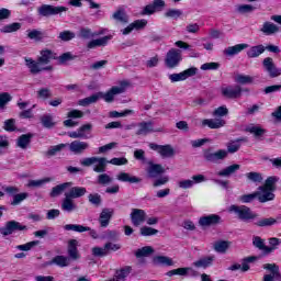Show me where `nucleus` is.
<instances>
[{
	"instance_id": "c756f323",
	"label": "nucleus",
	"mask_w": 281,
	"mask_h": 281,
	"mask_svg": "<svg viewBox=\"0 0 281 281\" xmlns=\"http://www.w3.org/2000/svg\"><path fill=\"white\" fill-rule=\"evenodd\" d=\"M68 255L72 260H78V258H80V255L78 254V240L71 239L68 243Z\"/></svg>"
},
{
	"instance_id": "72a5a7b5",
	"label": "nucleus",
	"mask_w": 281,
	"mask_h": 281,
	"mask_svg": "<svg viewBox=\"0 0 281 281\" xmlns=\"http://www.w3.org/2000/svg\"><path fill=\"white\" fill-rule=\"evenodd\" d=\"M154 263L160 265L161 267H173L175 261L167 256H156L154 257Z\"/></svg>"
},
{
	"instance_id": "f3484780",
	"label": "nucleus",
	"mask_w": 281,
	"mask_h": 281,
	"mask_svg": "<svg viewBox=\"0 0 281 281\" xmlns=\"http://www.w3.org/2000/svg\"><path fill=\"white\" fill-rule=\"evenodd\" d=\"M226 122L223 119H204L202 120V127L205 128L207 126L209 128H223L225 126Z\"/></svg>"
},
{
	"instance_id": "6e6552de",
	"label": "nucleus",
	"mask_w": 281,
	"mask_h": 281,
	"mask_svg": "<svg viewBox=\"0 0 281 281\" xmlns=\"http://www.w3.org/2000/svg\"><path fill=\"white\" fill-rule=\"evenodd\" d=\"M241 93L243 88L238 85L221 87V94L228 100H236V98H240Z\"/></svg>"
},
{
	"instance_id": "423d86ee",
	"label": "nucleus",
	"mask_w": 281,
	"mask_h": 281,
	"mask_svg": "<svg viewBox=\"0 0 281 281\" xmlns=\"http://www.w3.org/2000/svg\"><path fill=\"white\" fill-rule=\"evenodd\" d=\"M25 229H27V226L16 221H10V222H7L3 227L0 228V234L2 236H10L14 234V232H25Z\"/></svg>"
},
{
	"instance_id": "49530a36",
	"label": "nucleus",
	"mask_w": 281,
	"mask_h": 281,
	"mask_svg": "<svg viewBox=\"0 0 281 281\" xmlns=\"http://www.w3.org/2000/svg\"><path fill=\"white\" fill-rule=\"evenodd\" d=\"M229 241L220 240L214 244V249L217 254H225L229 249Z\"/></svg>"
},
{
	"instance_id": "f257e3e1",
	"label": "nucleus",
	"mask_w": 281,
	"mask_h": 281,
	"mask_svg": "<svg viewBox=\"0 0 281 281\" xmlns=\"http://www.w3.org/2000/svg\"><path fill=\"white\" fill-rule=\"evenodd\" d=\"M131 87V82L123 80L119 86L112 87L106 92H97L86 99H81L78 102L79 106H89V104H95L98 100H104V102L111 103L115 100V95H120V93H124Z\"/></svg>"
},
{
	"instance_id": "2f4dec72",
	"label": "nucleus",
	"mask_w": 281,
	"mask_h": 281,
	"mask_svg": "<svg viewBox=\"0 0 281 281\" xmlns=\"http://www.w3.org/2000/svg\"><path fill=\"white\" fill-rule=\"evenodd\" d=\"M54 58V53L49 49H44L41 52V56L38 57V61L44 66H49V61Z\"/></svg>"
},
{
	"instance_id": "1a4fd4ad",
	"label": "nucleus",
	"mask_w": 281,
	"mask_h": 281,
	"mask_svg": "<svg viewBox=\"0 0 281 281\" xmlns=\"http://www.w3.org/2000/svg\"><path fill=\"white\" fill-rule=\"evenodd\" d=\"M25 65L31 74H41V71H52V69H54L52 65L43 66L38 59L36 61L32 58L25 59Z\"/></svg>"
},
{
	"instance_id": "2eb2a0df",
	"label": "nucleus",
	"mask_w": 281,
	"mask_h": 281,
	"mask_svg": "<svg viewBox=\"0 0 281 281\" xmlns=\"http://www.w3.org/2000/svg\"><path fill=\"white\" fill-rule=\"evenodd\" d=\"M217 223H221V216L216 214L205 215L199 220L201 227H210V225H217Z\"/></svg>"
},
{
	"instance_id": "f03ea898",
	"label": "nucleus",
	"mask_w": 281,
	"mask_h": 281,
	"mask_svg": "<svg viewBox=\"0 0 281 281\" xmlns=\"http://www.w3.org/2000/svg\"><path fill=\"white\" fill-rule=\"evenodd\" d=\"M278 181H280V178L272 176L266 180L265 186L258 188L256 194L259 203H267L268 201H273V199H276L273 191L276 190V183H278Z\"/></svg>"
},
{
	"instance_id": "0eeeda50",
	"label": "nucleus",
	"mask_w": 281,
	"mask_h": 281,
	"mask_svg": "<svg viewBox=\"0 0 281 281\" xmlns=\"http://www.w3.org/2000/svg\"><path fill=\"white\" fill-rule=\"evenodd\" d=\"M149 148L158 153L162 159H170L176 155L175 147H172V145H157L151 143L149 144Z\"/></svg>"
},
{
	"instance_id": "774afa93",
	"label": "nucleus",
	"mask_w": 281,
	"mask_h": 281,
	"mask_svg": "<svg viewBox=\"0 0 281 281\" xmlns=\"http://www.w3.org/2000/svg\"><path fill=\"white\" fill-rule=\"evenodd\" d=\"M60 41H71L72 38H76V34L71 31H64L59 33Z\"/></svg>"
},
{
	"instance_id": "e2e57ef3",
	"label": "nucleus",
	"mask_w": 281,
	"mask_h": 281,
	"mask_svg": "<svg viewBox=\"0 0 281 281\" xmlns=\"http://www.w3.org/2000/svg\"><path fill=\"white\" fill-rule=\"evenodd\" d=\"M92 125L86 124L78 128V132L82 135L81 139H88L89 138V132L91 131Z\"/></svg>"
},
{
	"instance_id": "864d4df0",
	"label": "nucleus",
	"mask_w": 281,
	"mask_h": 281,
	"mask_svg": "<svg viewBox=\"0 0 281 281\" xmlns=\"http://www.w3.org/2000/svg\"><path fill=\"white\" fill-rule=\"evenodd\" d=\"M213 260L214 259L212 257L203 258V259L195 261L193 265H194V267H198L199 269H207V267H210V265H212Z\"/></svg>"
},
{
	"instance_id": "a211bd4d",
	"label": "nucleus",
	"mask_w": 281,
	"mask_h": 281,
	"mask_svg": "<svg viewBox=\"0 0 281 281\" xmlns=\"http://www.w3.org/2000/svg\"><path fill=\"white\" fill-rule=\"evenodd\" d=\"M68 146L71 153H74L75 155H81V153L86 151L87 148H89V143L75 140L70 143Z\"/></svg>"
},
{
	"instance_id": "4468645a",
	"label": "nucleus",
	"mask_w": 281,
	"mask_h": 281,
	"mask_svg": "<svg viewBox=\"0 0 281 281\" xmlns=\"http://www.w3.org/2000/svg\"><path fill=\"white\" fill-rule=\"evenodd\" d=\"M131 218L133 225H135V227H139V225H142V223L146 221V211L140 209H133L131 213Z\"/></svg>"
},
{
	"instance_id": "69168bd1",
	"label": "nucleus",
	"mask_w": 281,
	"mask_h": 281,
	"mask_svg": "<svg viewBox=\"0 0 281 281\" xmlns=\"http://www.w3.org/2000/svg\"><path fill=\"white\" fill-rule=\"evenodd\" d=\"M227 113H229V110H227V106L222 105L214 110L213 115L215 117H225V115H227Z\"/></svg>"
},
{
	"instance_id": "412c9836",
	"label": "nucleus",
	"mask_w": 281,
	"mask_h": 281,
	"mask_svg": "<svg viewBox=\"0 0 281 281\" xmlns=\"http://www.w3.org/2000/svg\"><path fill=\"white\" fill-rule=\"evenodd\" d=\"M260 32L266 34V36H273V34H278L280 32V26L274 24L273 22H265L261 26Z\"/></svg>"
},
{
	"instance_id": "e433bc0d",
	"label": "nucleus",
	"mask_w": 281,
	"mask_h": 281,
	"mask_svg": "<svg viewBox=\"0 0 281 281\" xmlns=\"http://www.w3.org/2000/svg\"><path fill=\"white\" fill-rule=\"evenodd\" d=\"M236 12H238V14H251L256 12V7L254 4H238Z\"/></svg>"
},
{
	"instance_id": "9b49d317",
	"label": "nucleus",
	"mask_w": 281,
	"mask_h": 281,
	"mask_svg": "<svg viewBox=\"0 0 281 281\" xmlns=\"http://www.w3.org/2000/svg\"><path fill=\"white\" fill-rule=\"evenodd\" d=\"M166 8V1L164 0H154L151 3L147 4L143 11L142 14L144 16H150V14H155V12H161Z\"/></svg>"
},
{
	"instance_id": "3c124183",
	"label": "nucleus",
	"mask_w": 281,
	"mask_h": 281,
	"mask_svg": "<svg viewBox=\"0 0 281 281\" xmlns=\"http://www.w3.org/2000/svg\"><path fill=\"white\" fill-rule=\"evenodd\" d=\"M27 196H30V194H27V192L15 193L13 195L11 205H21V203H23V201H25V199H27Z\"/></svg>"
},
{
	"instance_id": "4be33fe9",
	"label": "nucleus",
	"mask_w": 281,
	"mask_h": 281,
	"mask_svg": "<svg viewBox=\"0 0 281 281\" xmlns=\"http://www.w3.org/2000/svg\"><path fill=\"white\" fill-rule=\"evenodd\" d=\"M113 38L111 35H106L97 40H92L87 44L88 49H95V47H104L109 44V41Z\"/></svg>"
},
{
	"instance_id": "052dcab7",
	"label": "nucleus",
	"mask_w": 281,
	"mask_h": 281,
	"mask_svg": "<svg viewBox=\"0 0 281 281\" xmlns=\"http://www.w3.org/2000/svg\"><path fill=\"white\" fill-rule=\"evenodd\" d=\"M277 221L273 217L263 218L257 222L258 227H271V225H276Z\"/></svg>"
},
{
	"instance_id": "37998d69",
	"label": "nucleus",
	"mask_w": 281,
	"mask_h": 281,
	"mask_svg": "<svg viewBox=\"0 0 281 281\" xmlns=\"http://www.w3.org/2000/svg\"><path fill=\"white\" fill-rule=\"evenodd\" d=\"M49 265H57V267H69V258L65 256H56Z\"/></svg>"
},
{
	"instance_id": "ddd939ff",
	"label": "nucleus",
	"mask_w": 281,
	"mask_h": 281,
	"mask_svg": "<svg viewBox=\"0 0 281 281\" xmlns=\"http://www.w3.org/2000/svg\"><path fill=\"white\" fill-rule=\"evenodd\" d=\"M263 67H265V70L269 74L270 78H278V76H281V69L276 67V64L273 63V58L271 57L265 58Z\"/></svg>"
},
{
	"instance_id": "393cba45",
	"label": "nucleus",
	"mask_w": 281,
	"mask_h": 281,
	"mask_svg": "<svg viewBox=\"0 0 281 281\" xmlns=\"http://www.w3.org/2000/svg\"><path fill=\"white\" fill-rule=\"evenodd\" d=\"M249 44H236L235 46H231L224 49L225 56H236L240 54V52L247 49Z\"/></svg>"
},
{
	"instance_id": "c85d7f7f",
	"label": "nucleus",
	"mask_w": 281,
	"mask_h": 281,
	"mask_svg": "<svg viewBox=\"0 0 281 281\" xmlns=\"http://www.w3.org/2000/svg\"><path fill=\"white\" fill-rule=\"evenodd\" d=\"M71 186H72L71 182H66V183H61V184L54 187L50 191V196L53 199H56V196H60V194H63V192H65V190H68V188H71Z\"/></svg>"
},
{
	"instance_id": "a878e982",
	"label": "nucleus",
	"mask_w": 281,
	"mask_h": 281,
	"mask_svg": "<svg viewBox=\"0 0 281 281\" xmlns=\"http://www.w3.org/2000/svg\"><path fill=\"white\" fill-rule=\"evenodd\" d=\"M238 170H240V165L238 164H234L231 165L220 171L216 172L217 177H232V175H236V172H238Z\"/></svg>"
},
{
	"instance_id": "f8f14e48",
	"label": "nucleus",
	"mask_w": 281,
	"mask_h": 281,
	"mask_svg": "<svg viewBox=\"0 0 281 281\" xmlns=\"http://www.w3.org/2000/svg\"><path fill=\"white\" fill-rule=\"evenodd\" d=\"M192 76H196L195 67L188 68L179 74H171L169 75V80L170 82H183V80H188V78H192Z\"/></svg>"
},
{
	"instance_id": "13d9d810",
	"label": "nucleus",
	"mask_w": 281,
	"mask_h": 281,
	"mask_svg": "<svg viewBox=\"0 0 281 281\" xmlns=\"http://www.w3.org/2000/svg\"><path fill=\"white\" fill-rule=\"evenodd\" d=\"M218 67H221V64L218 63H205L203 64L200 69H202V71H216V69H218Z\"/></svg>"
},
{
	"instance_id": "a18cd8bd",
	"label": "nucleus",
	"mask_w": 281,
	"mask_h": 281,
	"mask_svg": "<svg viewBox=\"0 0 281 281\" xmlns=\"http://www.w3.org/2000/svg\"><path fill=\"white\" fill-rule=\"evenodd\" d=\"M192 271V268H177L173 270H170L167 272V276L169 278H172V276H188Z\"/></svg>"
},
{
	"instance_id": "20e7f679",
	"label": "nucleus",
	"mask_w": 281,
	"mask_h": 281,
	"mask_svg": "<svg viewBox=\"0 0 281 281\" xmlns=\"http://www.w3.org/2000/svg\"><path fill=\"white\" fill-rule=\"evenodd\" d=\"M181 60H183L181 50L177 48H171L168 50L166 55L165 65L169 69H175V67H179V65L181 64Z\"/></svg>"
},
{
	"instance_id": "c03bdc74",
	"label": "nucleus",
	"mask_w": 281,
	"mask_h": 281,
	"mask_svg": "<svg viewBox=\"0 0 281 281\" xmlns=\"http://www.w3.org/2000/svg\"><path fill=\"white\" fill-rule=\"evenodd\" d=\"M49 181H52V178H43L40 180H30L26 186H27V188H43V186H45V183H49Z\"/></svg>"
},
{
	"instance_id": "8fccbe9b",
	"label": "nucleus",
	"mask_w": 281,
	"mask_h": 281,
	"mask_svg": "<svg viewBox=\"0 0 281 281\" xmlns=\"http://www.w3.org/2000/svg\"><path fill=\"white\" fill-rule=\"evenodd\" d=\"M18 30H21V23L14 22L3 26L1 32H3V34H11L12 32H18Z\"/></svg>"
},
{
	"instance_id": "4d7b16f0",
	"label": "nucleus",
	"mask_w": 281,
	"mask_h": 281,
	"mask_svg": "<svg viewBox=\"0 0 281 281\" xmlns=\"http://www.w3.org/2000/svg\"><path fill=\"white\" fill-rule=\"evenodd\" d=\"M135 111L133 110H125L123 112L111 111L109 113L110 117H128V115H134Z\"/></svg>"
},
{
	"instance_id": "7ed1b4c3",
	"label": "nucleus",
	"mask_w": 281,
	"mask_h": 281,
	"mask_svg": "<svg viewBox=\"0 0 281 281\" xmlns=\"http://www.w3.org/2000/svg\"><path fill=\"white\" fill-rule=\"evenodd\" d=\"M228 212H234V214H237L240 221H254L255 218H258V214L254 213L251 209L245 205H241V206L231 205L228 207Z\"/></svg>"
},
{
	"instance_id": "79ce46f5",
	"label": "nucleus",
	"mask_w": 281,
	"mask_h": 281,
	"mask_svg": "<svg viewBox=\"0 0 281 281\" xmlns=\"http://www.w3.org/2000/svg\"><path fill=\"white\" fill-rule=\"evenodd\" d=\"M148 133H153V123H139L137 135H148Z\"/></svg>"
},
{
	"instance_id": "09e8293b",
	"label": "nucleus",
	"mask_w": 281,
	"mask_h": 281,
	"mask_svg": "<svg viewBox=\"0 0 281 281\" xmlns=\"http://www.w3.org/2000/svg\"><path fill=\"white\" fill-rule=\"evenodd\" d=\"M26 32H27V36H29V38H31V41H43V38H45V34H43L42 31L29 30Z\"/></svg>"
},
{
	"instance_id": "39448f33",
	"label": "nucleus",
	"mask_w": 281,
	"mask_h": 281,
	"mask_svg": "<svg viewBox=\"0 0 281 281\" xmlns=\"http://www.w3.org/2000/svg\"><path fill=\"white\" fill-rule=\"evenodd\" d=\"M207 181V178L205 176L199 173L192 176L190 179H183L178 182V188L181 190H190L194 188V186H198L199 183H205Z\"/></svg>"
},
{
	"instance_id": "ea45409f",
	"label": "nucleus",
	"mask_w": 281,
	"mask_h": 281,
	"mask_svg": "<svg viewBox=\"0 0 281 281\" xmlns=\"http://www.w3.org/2000/svg\"><path fill=\"white\" fill-rule=\"evenodd\" d=\"M151 254H155V249L151 246H145V247L136 250L135 256H136V258H146L147 256H150Z\"/></svg>"
},
{
	"instance_id": "5701e85b",
	"label": "nucleus",
	"mask_w": 281,
	"mask_h": 281,
	"mask_svg": "<svg viewBox=\"0 0 281 281\" xmlns=\"http://www.w3.org/2000/svg\"><path fill=\"white\" fill-rule=\"evenodd\" d=\"M112 217H113V210L103 209L99 216V223L101 227H109V223H111Z\"/></svg>"
},
{
	"instance_id": "9d476101",
	"label": "nucleus",
	"mask_w": 281,
	"mask_h": 281,
	"mask_svg": "<svg viewBox=\"0 0 281 281\" xmlns=\"http://www.w3.org/2000/svg\"><path fill=\"white\" fill-rule=\"evenodd\" d=\"M63 12H67V7H54L52 4H43L38 8V14H41V16H54Z\"/></svg>"
},
{
	"instance_id": "de8ad7c7",
	"label": "nucleus",
	"mask_w": 281,
	"mask_h": 281,
	"mask_svg": "<svg viewBox=\"0 0 281 281\" xmlns=\"http://www.w3.org/2000/svg\"><path fill=\"white\" fill-rule=\"evenodd\" d=\"M100 32H93L90 29H81L79 32L80 38H95V36H100Z\"/></svg>"
},
{
	"instance_id": "a19ab883",
	"label": "nucleus",
	"mask_w": 281,
	"mask_h": 281,
	"mask_svg": "<svg viewBox=\"0 0 281 281\" xmlns=\"http://www.w3.org/2000/svg\"><path fill=\"white\" fill-rule=\"evenodd\" d=\"M235 82H237V85H251V82H254V77L238 74L235 76Z\"/></svg>"
},
{
	"instance_id": "bf43d9fd",
	"label": "nucleus",
	"mask_w": 281,
	"mask_h": 281,
	"mask_svg": "<svg viewBox=\"0 0 281 281\" xmlns=\"http://www.w3.org/2000/svg\"><path fill=\"white\" fill-rule=\"evenodd\" d=\"M258 199V195L256 192L249 193V194H244L238 198L240 203H252V201H256Z\"/></svg>"
},
{
	"instance_id": "5fc2aeb1",
	"label": "nucleus",
	"mask_w": 281,
	"mask_h": 281,
	"mask_svg": "<svg viewBox=\"0 0 281 281\" xmlns=\"http://www.w3.org/2000/svg\"><path fill=\"white\" fill-rule=\"evenodd\" d=\"M36 93L38 100H48V98H52V90L49 88H41Z\"/></svg>"
},
{
	"instance_id": "cd10ccee",
	"label": "nucleus",
	"mask_w": 281,
	"mask_h": 281,
	"mask_svg": "<svg viewBox=\"0 0 281 281\" xmlns=\"http://www.w3.org/2000/svg\"><path fill=\"white\" fill-rule=\"evenodd\" d=\"M117 181H122L123 183H139L142 181L139 178L132 176L127 172H120L116 175Z\"/></svg>"
},
{
	"instance_id": "b1692460",
	"label": "nucleus",
	"mask_w": 281,
	"mask_h": 281,
	"mask_svg": "<svg viewBox=\"0 0 281 281\" xmlns=\"http://www.w3.org/2000/svg\"><path fill=\"white\" fill-rule=\"evenodd\" d=\"M87 194V189L83 187H71L67 192H65V196L70 199H80V196H85Z\"/></svg>"
},
{
	"instance_id": "6ab92c4d",
	"label": "nucleus",
	"mask_w": 281,
	"mask_h": 281,
	"mask_svg": "<svg viewBox=\"0 0 281 281\" xmlns=\"http://www.w3.org/2000/svg\"><path fill=\"white\" fill-rule=\"evenodd\" d=\"M61 210L63 212L71 214V212H76V210H78V205L72 200V198H69V195H65L64 200L61 201Z\"/></svg>"
},
{
	"instance_id": "680f3d73",
	"label": "nucleus",
	"mask_w": 281,
	"mask_h": 281,
	"mask_svg": "<svg viewBox=\"0 0 281 281\" xmlns=\"http://www.w3.org/2000/svg\"><path fill=\"white\" fill-rule=\"evenodd\" d=\"M42 124L45 128H52L56 123L54 122V117H52V115H44L42 117Z\"/></svg>"
},
{
	"instance_id": "58836bf2",
	"label": "nucleus",
	"mask_w": 281,
	"mask_h": 281,
	"mask_svg": "<svg viewBox=\"0 0 281 281\" xmlns=\"http://www.w3.org/2000/svg\"><path fill=\"white\" fill-rule=\"evenodd\" d=\"M166 19H173L177 21L178 19H181L183 16V11L181 9H168L165 12Z\"/></svg>"
},
{
	"instance_id": "4c0bfd02",
	"label": "nucleus",
	"mask_w": 281,
	"mask_h": 281,
	"mask_svg": "<svg viewBox=\"0 0 281 281\" xmlns=\"http://www.w3.org/2000/svg\"><path fill=\"white\" fill-rule=\"evenodd\" d=\"M108 164H109V160H106V158L97 157V160L93 167L94 172H104L106 170Z\"/></svg>"
},
{
	"instance_id": "6e6d98bb",
	"label": "nucleus",
	"mask_w": 281,
	"mask_h": 281,
	"mask_svg": "<svg viewBox=\"0 0 281 281\" xmlns=\"http://www.w3.org/2000/svg\"><path fill=\"white\" fill-rule=\"evenodd\" d=\"M30 139H32V135L24 134L18 138L19 148H27L30 144Z\"/></svg>"
},
{
	"instance_id": "473e14b6",
	"label": "nucleus",
	"mask_w": 281,
	"mask_h": 281,
	"mask_svg": "<svg viewBox=\"0 0 281 281\" xmlns=\"http://www.w3.org/2000/svg\"><path fill=\"white\" fill-rule=\"evenodd\" d=\"M252 243L255 247L261 249V251H265V254H272V251H276L274 247L266 246L265 241L260 237H255Z\"/></svg>"
},
{
	"instance_id": "dca6fc26",
	"label": "nucleus",
	"mask_w": 281,
	"mask_h": 281,
	"mask_svg": "<svg viewBox=\"0 0 281 281\" xmlns=\"http://www.w3.org/2000/svg\"><path fill=\"white\" fill-rule=\"evenodd\" d=\"M146 172L149 179H156V177H159V175H164V172H166V169L161 165L149 162Z\"/></svg>"
},
{
	"instance_id": "338daca9",
	"label": "nucleus",
	"mask_w": 281,
	"mask_h": 281,
	"mask_svg": "<svg viewBox=\"0 0 281 281\" xmlns=\"http://www.w3.org/2000/svg\"><path fill=\"white\" fill-rule=\"evenodd\" d=\"M132 25H133L134 30H136V31L144 30V27H146V25H148V21L146 19L136 20V21L132 22Z\"/></svg>"
},
{
	"instance_id": "c9c22d12",
	"label": "nucleus",
	"mask_w": 281,
	"mask_h": 281,
	"mask_svg": "<svg viewBox=\"0 0 281 281\" xmlns=\"http://www.w3.org/2000/svg\"><path fill=\"white\" fill-rule=\"evenodd\" d=\"M64 229L66 232H77L79 234H82V232H89L90 228L80 224H66L64 226Z\"/></svg>"
},
{
	"instance_id": "0e129e2a",
	"label": "nucleus",
	"mask_w": 281,
	"mask_h": 281,
	"mask_svg": "<svg viewBox=\"0 0 281 281\" xmlns=\"http://www.w3.org/2000/svg\"><path fill=\"white\" fill-rule=\"evenodd\" d=\"M155 234H159V231L148 226H143L140 228L142 236H155Z\"/></svg>"
},
{
	"instance_id": "7c9ffc66",
	"label": "nucleus",
	"mask_w": 281,
	"mask_h": 281,
	"mask_svg": "<svg viewBox=\"0 0 281 281\" xmlns=\"http://www.w3.org/2000/svg\"><path fill=\"white\" fill-rule=\"evenodd\" d=\"M247 133H250V135H254L257 139L262 137L265 135L266 131L260 125H254L250 124L246 127Z\"/></svg>"
},
{
	"instance_id": "aec40b11",
	"label": "nucleus",
	"mask_w": 281,
	"mask_h": 281,
	"mask_svg": "<svg viewBox=\"0 0 281 281\" xmlns=\"http://www.w3.org/2000/svg\"><path fill=\"white\" fill-rule=\"evenodd\" d=\"M225 157H227V150L225 149H220L215 153L206 151L204 154L206 161H221V159H225Z\"/></svg>"
},
{
	"instance_id": "f704fd0d",
	"label": "nucleus",
	"mask_w": 281,
	"mask_h": 281,
	"mask_svg": "<svg viewBox=\"0 0 281 281\" xmlns=\"http://www.w3.org/2000/svg\"><path fill=\"white\" fill-rule=\"evenodd\" d=\"M261 54H265L263 45L252 46L247 52L248 58H258V56H261Z\"/></svg>"
},
{
	"instance_id": "603ef678",
	"label": "nucleus",
	"mask_w": 281,
	"mask_h": 281,
	"mask_svg": "<svg viewBox=\"0 0 281 281\" xmlns=\"http://www.w3.org/2000/svg\"><path fill=\"white\" fill-rule=\"evenodd\" d=\"M38 245V240H33V241H29L24 245H18L15 247V249H18L19 251H30L32 249H34V247H37Z\"/></svg>"
},
{
	"instance_id": "bb28decb",
	"label": "nucleus",
	"mask_w": 281,
	"mask_h": 281,
	"mask_svg": "<svg viewBox=\"0 0 281 281\" xmlns=\"http://www.w3.org/2000/svg\"><path fill=\"white\" fill-rule=\"evenodd\" d=\"M112 19L116 21V23H128V14H126V10L120 7L113 14Z\"/></svg>"
}]
</instances>
